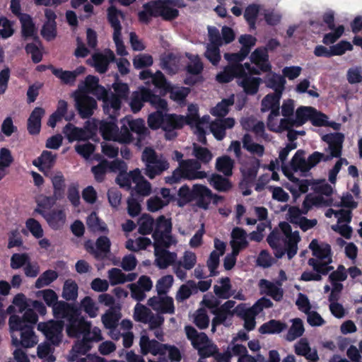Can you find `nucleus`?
<instances>
[{
	"label": "nucleus",
	"mask_w": 362,
	"mask_h": 362,
	"mask_svg": "<svg viewBox=\"0 0 362 362\" xmlns=\"http://www.w3.org/2000/svg\"><path fill=\"white\" fill-rule=\"evenodd\" d=\"M184 155L179 151H174L172 159L178 163V166L173 171L172 175L165 177L168 185L180 183L182 180H194L204 179L207 175L205 171L200 170L201 163L195 159H183Z\"/></svg>",
	"instance_id": "f257e3e1"
},
{
	"label": "nucleus",
	"mask_w": 362,
	"mask_h": 362,
	"mask_svg": "<svg viewBox=\"0 0 362 362\" xmlns=\"http://www.w3.org/2000/svg\"><path fill=\"white\" fill-rule=\"evenodd\" d=\"M179 16L177 8L165 5L162 0H153L143 5V10L138 13L139 21L148 25L152 18L162 17L165 21H173Z\"/></svg>",
	"instance_id": "f03ea898"
},
{
	"label": "nucleus",
	"mask_w": 362,
	"mask_h": 362,
	"mask_svg": "<svg viewBox=\"0 0 362 362\" xmlns=\"http://www.w3.org/2000/svg\"><path fill=\"white\" fill-rule=\"evenodd\" d=\"M141 160L145 163L144 174L150 179L161 175L170 168L168 160L158 155L151 147H146L141 154Z\"/></svg>",
	"instance_id": "7ed1b4c3"
},
{
	"label": "nucleus",
	"mask_w": 362,
	"mask_h": 362,
	"mask_svg": "<svg viewBox=\"0 0 362 362\" xmlns=\"http://www.w3.org/2000/svg\"><path fill=\"white\" fill-rule=\"evenodd\" d=\"M173 224L171 218H167L164 215L159 216L156 220V226L152 238L156 248H168L177 243L172 235Z\"/></svg>",
	"instance_id": "20e7f679"
},
{
	"label": "nucleus",
	"mask_w": 362,
	"mask_h": 362,
	"mask_svg": "<svg viewBox=\"0 0 362 362\" xmlns=\"http://www.w3.org/2000/svg\"><path fill=\"white\" fill-rule=\"evenodd\" d=\"M64 320H50L37 324V330L41 332L47 341L53 346H59L63 339Z\"/></svg>",
	"instance_id": "39448f33"
},
{
	"label": "nucleus",
	"mask_w": 362,
	"mask_h": 362,
	"mask_svg": "<svg viewBox=\"0 0 362 362\" xmlns=\"http://www.w3.org/2000/svg\"><path fill=\"white\" fill-rule=\"evenodd\" d=\"M332 262L331 257L328 261L317 260L315 258H310L308 264L312 267L313 272L305 271L302 273L300 280L303 281H320L322 279V276L327 275L334 269V267L330 266Z\"/></svg>",
	"instance_id": "423d86ee"
},
{
	"label": "nucleus",
	"mask_w": 362,
	"mask_h": 362,
	"mask_svg": "<svg viewBox=\"0 0 362 362\" xmlns=\"http://www.w3.org/2000/svg\"><path fill=\"white\" fill-rule=\"evenodd\" d=\"M73 96L76 103V108L80 117L82 119L90 117L97 107L96 100L86 94L76 93V92L73 93Z\"/></svg>",
	"instance_id": "0eeeda50"
},
{
	"label": "nucleus",
	"mask_w": 362,
	"mask_h": 362,
	"mask_svg": "<svg viewBox=\"0 0 362 362\" xmlns=\"http://www.w3.org/2000/svg\"><path fill=\"white\" fill-rule=\"evenodd\" d=\"M53 316L56 320H65L66 322L74 317L81 314V309L74 303H70L64 300H59L52 310Z\"/></svg>",
	"instance_id": "6e6552de"
},
{
	"label": "nucleus",
	"mask_w": 362,
	"mask_h": 362,
	"mask_svg": "<svg viewBox=\"0 0 362 362\" xmlns=\"http://www.w3.org/2000/svg\"><path fill=\"white\" fill-rule=\"evenodd\" d=\"M90 328L91 323L87 321L81 314L67 322L66 332L69 337L78 339Z\"/></svg>",
	"instance_id": "1a4fd4ad"
},
{
	"label": "nucleus",
	"mask_w": 362,
	"mask_h": 362,
	"mask_svg": "<svg viewBox=\"0 0 362 362\" xmlns=\"http://www.w3.org/2000/svg\"><path fill=\"white\" fill-rule=\"evenodd\" d=\"M84 247L95 259H100L103 255L110 252L111 242L106 235H101L96 240L95 245L92 240H88L84 243Z\"/></svg>",
	"instance_id": "9d476101"
},
{
	"label": "nucleus",
	"mask_w": 362,
	"mask_h": 362,
	"mask_svg": "<svg viewBox=\"0 0 362 362\" xmlns=\"http://www.w3.org/2000/svg\"><path fill=\"white\" fill-rule=\"evenodd\" d=\"M323 141L329 145L330 154L326 156L327 160L332 158H341L344 135L340 132L327 134L322 137Z\"/></svg>",
	"instance_id": "9b49d317"
},
{
	"label": "nucleus",
	"mask_w": 362,
	"mask_h": 362,
	"mask_svg": "<svg viewBox=\"0 0 362 362\" xmlns=\"http://www.w3.org/2000/svg\"><path fill=\"white\" fill-rule=\"evenodd\" d=\"M125 123L128 125L132 132L136 133L137 136L134 145L139 148L143 146V141L149 134V130L145 125L143 119H132L131 117H124Z\"/></svg>",
	"instance_id": "f8f14e48"
},
{
	"label": "nucleus",
	"mask_w": 362,
	"mask_h": 362,
	"mask_svg": "<svg viewBox=\"0 0 362 362\" xmlns=\"http://www.w3.org/2000/svg\"><path fill=\"white\" fill-rule=\"evenodd\" d=\"M52 74L59 78L64 85L74 86L78 76L82 75L86 71L83 66L76 67L74 71L63 70L62 68L52 66Z\"/></svg>",
	"instance_id": "ddd939ff"
},
{
	"label": "nucleus",
	"mask_w": 362,
	"mask_h": 362,
	"mask_svg": "<svg viewBox=\"0 0 362 362\" xmlns=\"http://www.w3.org/2000/svg\"><path fill=\"white\" fill-rule=\"evenodd\" d=\"M147 305L158 313L168 314L175 313L173 299L170 296H153L148 300Z\"/></svg>",
	"instance_id": "4468645a"
},
{
	"label": "nucleus",
	"mask_w": 362,
	"mask_h": 362,
	"mask_svg": "<svg viewBox=\"0 0 362 362\" xmlns=\"http://www.w3.org/2000/svg\"><path fill=\"white\" fill-rule=\"evenodd\" d=\"M139 345L141 354L146 355L151 354L153 356H163L164 348L166 344L160 343L156 339H150L147 335H142L140 338Z\"/></svg>",
	"instance_id": "2eb2a0df"
},
{
	"label": "nucleus",
	"mask_w": 362,
	"mask_h": 362,
	"mask_svg": "<svg viewBox=\"0 0 362 362\" xmlns=\"http://www.w3.org/2000/svg\"><path fill=\"white\" fill-rule=\"evenodd\" d=\"M193 201H196L198 207L208 209L211 201V190L206 186L201 184L193 185Z\"/></svg>",
	"instance_id": "dca6fc26"
},
{
	"label": "nucleus",
	"mask_w": 362,
	"mask_h": 362,
	"mask_svg": "<svg viewBox=\"0 0 362 362\" xmlns=\"http://www.w3.org/2000/svg\"><path fill=\"white\" fill-rule=\"evenodd\" d=\"M245 75V71L243 64L227 65L224 67L223 71L216 75V81L221 83H229L234 78H241Z\"/></svg>",
	"instance_id": "f3484780"
},
{
	"label": "nucleus",
	"mask_w": 362,
	"mask_h": 362,
	"mask_svg": "<svg viewBox=\"0 0 362 362\" xmlns=\"http://www.w3.org/2000/svg\"><path fill=\"white\" fill-rule=\"evenodd\" d=\"M93 64L95 70L100 74H105L110 62L115 61L114 52L110 49H107L105 54L95 53L92 56Z\"/></svg>",
	"instance_id": "a211bd4d"
},
{
	"label": "nucleus",
	"mask_w": 362,
	"mask_h": 362,
	"mask_svg": "<svg viewBox=\"0 0 362 362\" xmlns=\"http://www.w3.org/2000/svg\"><path fill=\"white\" fill-rule=\"evenodd\" d=\"M117 120L118 117L107 116L100 122L99 132L105 140L115 141L118 130Z\"/></svg>",
	"instance_id": "6ab92c4d"
},
{
	"label": "nucleus",
	"mask_w": 362,
	"mask_h": 362,
	"mask_svg": "<svg viewBox=\"0 0 362 362\" xmlns=\"http://www.w3.org/2000/svg\"><path fill=\"white\" fill-rule=\"evenodd\" d=\"M276 283L278 286L267 279H261L259 282L260 294L264 293L275 301H281L283 299L284 290L280 287L281 283L279 281Z\"/></svg>",
	"instance_id": "aec40b11"
},
{
	"label": "nucleus",
	"mask_w": 362,
	"mask_h": 362,
	"mask_svg": "<svg viewBox=\"0 0 362 362\" xmlns=\"http://www.w3.org/2000/svg\"><path fill=\"white\" fill-rule=\"evenodd\" d=\"M250 61L263 72H269L272 70L266 48L261 47L255 49L250 55Z\"/></svg>",
	"instance_id": "412c9836"
},
{
	"label": "nucleus",
	"mask_w": 362,
	"mask_h": 362,
	"mask_svg": "<svg viewBox=\"0 0 362 362\" xmlns=\"http://www.w3.org/2000/svg\"><path fill=\"white\" fill-rule=\"evenodd\" d=\"M20 335L21 339L14 334H11L12 344L16 347L30 348L37 342L33 327L20 332Z\"/></svg>",
	"instance_id": "4be33fe9"
},
{
	"label": "nucleus",
	"mask_w": 362,
	"mask_h": 362,
	"mask_svg": "<svg viewBox=\"0 0 362 362\" xmlns=\"http://www.w3.org/2000/svg\"><path fill=\"white\" fill-rule=\"evenodd\" d=\"M45 113V110L40 107H36L32 111L28 119L27 129L30 134H38L41 129V119Z\"/></svg>",
	"instance_id": "5701e85b"
},
{
	"label": "nucleus",
	"mask_w": 362,
	"mask_h": 362,
	"mask_svg": "<svg viewBox=\"0 0 362 362\" xmlns=\"http://www.w3.org/2000/svg\"><path fill=\"white\" fill-rule=\"evenodd\" d=\"M188 115L187 116H183L185 120V124H188L190 126L196 125L197 128L199 131V141H202L200 139L202 136H203L204 139L206 140L204 137L205 132L203 128L200 127L201 120L199 115V110L196 105L190 104L188 106Z\"/></svg>",
	"instance_id": "b1692460"
},
{
	"label": "nucleus",
	"mask_w": 362,
	"mask_h": 362,
	"mask_svg": "<svg viewBox=\"0 0 362 362\" xmlns=\"http://www.w3.org/2000/svg\"><path fill=\"white\" fill-rule=\"evenodd\" d=\"M122 101L115 95H109L103 102L104 113L107 116L118 117L120 115Z\"/></svg>",
	"instance_id": "393cba45"
},
{
	"label": "nucleus",
	"mask_w": 362,
	"mask_h": 362,
	"mask_svg": "<svg viewBox=\"0 0 362 362\" xmlns=\"http://www.w3.org/2000/svg\"><path fill=\"white\" fill-rule=\"evenodd\" d=\"M148 89L142 88L139 91H134L132 94L129 106L134 113L139 112L145 102H148Z\"/></svg>",
	"instance_id": "a878e982"
},
{
	"label": "nucleus",
	"mask_w": 362,
	"mask_h": 362,
	"mask_svg": "<svg viewBox=\"0 0 362 362\" xmlns=\"http://www.w3.org/2000/svg\"><path fill=\"white\" fill-rule=\"evenodd\" d=\"M46 221L53 230L60 229L66 221V214L62 209H53L46 214Z\"/></svg>",
	"instance_id": "bb28decb"
},
{
	"label": "nucleus",
	"mask_w": 362,
	"mask_h": 362,
	"mask_svg": "<svg viewBox=\"0 0 362 362\" xmlns=\"http://www.w3.org/2000/svg\"><path fill=\"white\" fill-rule=\"evenodd\" d=\"M56 154L49 151H43L41 155L33 161V164L37 167L40 171L45 169H51L56 162Z\"/></svg>",
	"instance_id": "cd10ccee"
},
{
	"label": "nucleus",
	"mask_w": 362,
	"mask_h": 362,
	"mask_svg": "<svg viewBox=\"0 0 362 362\" xmlns=\"http://www.w3.org/2000/svg\"><path fill=\"white\" fill-rule=\"evenodd\" d=\"M264 83L267 87L274 90V93L282 95L285 88L286 79L283 76L276 73H272L271 74L267 75Z\"/></svg>",
	"instance_id": "c85d7f7f"
},
{
	"label": "nucleus",
	"mask_w": 362,
	"mask_h": 362,
	"mask_svg": "<svg viewBox=\"0 0 362 362\" xmlns=\"http://www.w3.org/2000/svg\"><path fill=\"white\" fill-rule=\"evenodd\" d=\"M309 248L317 260L325 261L327 258L331 257V247L327 243L319 245L317 240L313 239L309 245Z\"/></svg>",
	"instance_id": "c756f323"
},
{
	"label": "nucleus",
	"mask_w": 362,
	"mask_h": 362,
	"mask_svg": "<svg viewBox=\"0 0 362 362\" xmlns=\"http://www.w3.org/2000/svg\"><path fill=\"white\" fill-rule=\"evenodd\" d=\"M242 78L243 79L238 84L243 88L244 92L249 95H255L259 90L262 78L248 76L246 74Z\"/></svg>",
	"instance_id": "7c9ffc66"
},
{
	"label": "nucleus",
	"mask_w": 362,
	"mask_h": 362,
	"mask_svg": "<svg viewBox=\"0 0 362 362\" xmlns=\"http://www.w3.org/2000/svg\"><path fill=\"white\" fill-rule=\"evenodd\" d=\"M286 327L287 325L285 322L277 320H270L262 324L258 331L262 334H275L282 332Z\"/></svg>",
	"instance_id": "2f4dec72"
},
{
	"label": "nucleus",
	"mask_w": 362,
	"mask_h": 362,
	"mask_svg": "<svg viewBox=\"0 0 362 362\" xmlns=\"http://www.w3.org/2000/svg\"><path fill=\"white\" fill-rule=\"evenodd\" d=\"M259 160L256 159L248 167L241 170L243 176V180L240 183V187L241 188L244 184L249 185L255 182L257 175L258 170L259 169Z\"/></svg>",
	"instance_id": "473e14b6"
},
{
	"label": "nucleus",
	"mask_w": 362,
	"mask_h": 362,
	"mask_svg": "<svg viewBox=\"0 0 362 362\" xmlns=\"http://www.w3.org/2000/svg\"><path fill=\"white\" fill-rule=\"evenodd\" d=\"M209 181V184L218 192H228L233 187L231 181L227 177L219 174H212Z\"/></svg>",
	"instance_id": "72a5a7b5"
},
{
	"label": "nucleus",
	"mask_w": 362,
	"mask_h": 362,
	"mask_svg": "<svg viewBox=\"0 0 362 362\" xmlns=\"http://www.w3.org/2000/svg\"><path fill=\"white\" fill-rule=\"evenodd\" d=\"M185 125V120L183 115L176 114H165L163 130H172L180 129Z\"/></svg>",
	"instance_id": "f704fd0d"
},
{
	"label": "nucleus",
	"mask_w": 362,
	"mask_h": 362,
	"mask_svg": "<svg viewBox=\"0 0 362 362\" xmlns=\"http://www.w3.org/2000/svg\"><path fill=\"white\" fill-rule=\"evenodd\" d=\"M234 160L228 156H222L216 158V169L226 177L233 175Z\"/></svg>",
	"instance_id": "c9c22d12"
},
{
	"label": "nucleus",
	"mask_w": 362,
	"mask_h": 362,
	"mask_svg": "<svg viewBox=\"0 0 362 362\" xmlns=\"http://www.w3.org/2000/svg\"><path fill=\"white\" fill-rule=\"evenodd\" d=\"M305 151L302 149L298 150L293 156L290 165L293 172L300 171L301 173H308L307 161L305 158Z\"/></svg>",
	"instance_id": "e433bc0d"
},
{
	"label": "nucleus",
	"mask_w": 362,
	"mask_h": 362,
	"mask_svg": "<svg viewBox=\"0 0 362 362\" xmlns=\"http://www.w3.org/2000/svg\"><path fill=\"white\" fill-rule=\"evenodd\" d=\"M86 224L88 228L93 233L100 232L108 233L109 232L105 223L103 221L94 211L88 216Z\"/></svg>",
	"instance_id": "4c0bfd02"
},
{
	"label": "nucleus",
	"mask_w": 362,
	"mask_h": 362,
	"mask_svg": "<svg viewBox=\"0 0 362 362\" xmlns=\"http://www.w3.org/2000/svg\"><path fill=\"white\" fill-rule=\"evenodd\" d=\"M63 133L70 142L85 139V131L82 128L75 127L71 123L65 125Z\"/></svg>",
	"instance_id": "58836bf2"
},
{
	"label": "nucleus",
	"mask_w": 362,
	"mask_h": 362,
	"mask_svg": "<svg viewBox=\"0 0 362 362\" xmlns=\"http://www.w3.org/2000/svg\"><path fill=\"white\" fill-rule=\"evenodd\" d=\"M99 85V78L93 75H88L84 81H82L78 86L76 93L88 95Z\"/></svg>",
	"instance_id": "ea45409f"
},
{
	"label": "nucleus",
	"mask_w": 362,
	"mask_h": 362,
	"mask_svg": "<svg viewBox=\"0 0 362 362\" xmlns=\"http://www.w3.org/2000/svg\"><path fill=\"white\" fill-rule=\"evenodd\" d=\"M120 122L122 127L120 130L119 129L117 130L115 141H118L124 144H129L131 143L134 144L136 139H134L132 134L131 133V130L127 123H125L124 118H122Z\"/></svg>",
	"instance_id": "a19ab883"
},
{
	"label": "nucleus",
	"mask_w": 362,
	"mask_h": 362,
	"mask_svg": "<svg viewBox=\"0 0 362 362\" xmlns=\"http://www.w3.org/2000/svg\"><path fill=\"white\" fill-rule=\"evenodd\" d=\"M52 184L53 187V194L59 198L60 200L62 199L65 194V178L61 172H58L54 175L52 179Z\"/></svg>",
	"instance_id": "79ce46f5"
},
{
	"label": "nucleus",
	"mask_w": 362,
	"mask_h": 362,
	"mask_svg": "<svg viewBox=\"0 0 362 362\" xmlns=\"http://www.w3.org/2000/svg\"><path fill=\"white\" fill-rule=\"evenodd\" d=\"M191 91V89L187 87H178L173 86L171 84L165 90L166 93H170V98L174 101L182 103L185 100Z\"/></svg>",
	"instance_id": "37998d69"
},
{
	"label": "nucleus",
	"mask_w": 362,
	"mask_h": 362,
	"mask_svg": "<svg viewBox=\"0 0 362 362\" xmlns=\"http://www.w3.org/2000/svg\"><path fill=\"white\" fill-rule=\"evenodd\" d=\"M119 14L122 15V12L114 6L107 8V20L114 30L113 35L122 33V25L118 18Z\"/></svg>",
	"instance_id": "c03bdc74"
},
{
	"label": "nucleus",
	"mask_w": 362,
	"mask_h": 362,
	"mask_svg": "<svg viewBox=\"0 0 362 362\" xmlns=\"http://www.w3.org/2000/svg\"><path fill=\"white\" fill-rule=\"evenodd\" d=\"M19 20L21 23L22 36L25 39L33 36L36 30L31 16L29 14H23Z\"/></svg>",
	"instance_id": "a18cd8bd"
},
{
	"label": "nucleus",
	"mask_w": 362,
	"mask_h": 362,
	"mask_svg": "<svg viewBox=\"0 0 362 362\" xmlns=\"http://www.w3.org/2000/svg\"><path fill=\"white\" fill-rule=\"evenodd\" d=\"M221 286L215 285L214 292L217 297L223 299H228L231 296L230 291L231 289L230 279L229 277H223L220 280Z\"/></svg>",
	"instance_id": "49530a36"
},
{
	"label": "nucleus",
	"mask_w": 362,
	"mask_h": 362,
	"mask_svg": "<svg viewBox=\"0 0 362 362\" xmlns=\"http://www.w3.org/2000/svg\"><path fill=\"white\" fill-rule=\"evenodd\" d=\"M305 329L303 321L300 318H295L293 324L289 328L285 339L288 341H294L296 339L301 337L304 333Z\"/></svg>",
	"instance_id": "de8ad7c7"
},
{
	"label": "nucleus",
	"mask_w": 362,
	"mask_h": 362,
	"mask_svg": "<svg viewBox=\"0 0 362 362\" xmlns=\"http://www.w3.org/2000/svg\"><path fill=\"white\" fill-rule=\"evenodd\" d=\"M78 290L77 284L73 280L68 279L64 284L62 296L66 301L76 300L78 297Z\"/></svg>",
	"instance_id": "09e8293b"
},
{
	"label": "nucleus",
	"mask_w": 362,
	"mask_h": 362,
	"mask_svg": "<svg viewBox=\"0 0 362 362\" xmlns=\"http://www.w3.org/2000/svg\"><path fill=\"white\" fill-rule=\"evenodd\" d=\"M59 276L58 273L52 269H47L36 280L35 287L36 288H41L45 286L50 285Z\"/></svg>",
	"instance_id": "8fccbe9b"
},
{
	"label": "nucleus",
	"mask_w": 362,
	"mask_h": 362,
	"mask_svg": "<svg viewBox=\"0 0 362 362\" xmlns=\"http://www.w3.org/2000/svg\"><path fill=\"white\" fill-rule=\"evenodd\" d=\"M112 88L114 91H110L111 95H115L122 102L129 99V88L127 83L121 81H115L112 83Z\"/></svg>",
	"instance_id": "3c124183"
},
{
	"label": "nucleus",
	"mask_w": 362,
	"mask_h": 362,
	"mask_svg": "<svg viewBox=\"0 0 362 362\" xmlns=\"http://www.w3.org/2000/svg\"><path fill=\"white\" fill-rule=\"evenodd\" d=\"M259 11V7L257 4H250L246 7L244 18L251 30L256 28V21Z\"/></svg>",
	"instance_id": "603ef678"
},
{
	"label": "nucleus",
	"mask_w": 362,
	"mask_h": 362,
	"mask_svg": "<svg viewBox=\"0 0 362 362\" xmlns=\"http://www.w3.org/2000/svg\"><path fill=\"white\" fill-rule=\"evenodd\" d=\"M8 325L11 332L12 333L11 334H13L14 332H21L27 329V328L28 329L32 327L31 325H28V324L25 322L23 317H20L17 315H12L10 316Z\"/></svg>",
	"instance_id": "864d4df0"
},
{
	"label": "nucleus",
	"mask_w": 362,
	"mask_h": 362,
	"mask_svg": "<svg viewBox=\"0 0 362 362\" xmlns=\"http://www.w3.org/2000/svg\"><path fill=\"white\" fill-rule=\"evenodd\" d=\"M314 108L312 107L300 106L296 111V126L300 127L304 124L308 119L310 120Z\"/></svg>",
	"instance_id": "5fc2aeb1"
},
{
	"label": "nucleus",
	"mask_w": 362,
	"mask_h": 362,
	"mask_svg": "<svg viewBox=\"0 0 362 362\" xmlns=\"http://www.w3.org/2000/svg\"><path fill=\"white\" fill-rule=\"evenodd\" d=\"M234 103L233 99L228 98L223 99L211 110V114L213 116L224 117L229 112V107Z\"/></svg>",
	"instance_id": "6e6d98bb"
},
{
	"label": "nucleus",
	"mask_w": 362,
	"mask_h": 362,
	"mask_svg": "<svg viewBox=\"0 0 362 362\" xmlns=\"http://www.w3.org/2000/svg\"><path fill=\"white\" fill-rule=\"evenodd\" d=\"M156 221L148 214L143 215L139 227V233L146 235L153 233Z\"/></svg>",
	"instance_id": "4d7b16f0"
},
{
	"label": "nucleus",
	"mask_w": 362,
	"mask_h": 362,
	"mask_svg": "<svg viewBox=\"0 0 362 362\" xmlns=\"http://www.w3.org/2000/svg\"><path fill=\"white\" fill-rule=\"evenodd\" d=\"M177 195L179 197L177 205L180 207H182L187 204L193 202V187L190 189L187 185H184L179 189Z\"/></svg>",
	"instance_id": "13d9d810"
},
{
	"label": "nucleus",
	"mask_w": 362,
	"mask_h": 362,
	"mask_svg": "<svg viewBox=\"0 0 362 362\" xmlns=\"http://www.w3.org/2000/svg\"><path fill=\"white\" fill-rule=\"evenodd\" d=\"M37 297H42L46 305L52 309L59 302L57 293L50 288L41 290L37 292Z\"/></svg>",
	"instance_id": "bf43d9fd"
},
{
	"label": "nucleus",
	"mask_w": 362,
	"mask_h": 362,
	"mask_svg": "<svg viewBox=\"0 0 362 362\" xmlns=\"http://www.w3.org/2000/svg\"><path fill=\"white\" fill-rule=\"evenodd\" d=\"M282 95L279 93H269L262 100L261 111L264 112L269 111L273 107L280 105V100Z\"/></svg>",
	"instance_id": "052dcab7"
},
{
	"label": "nucleus",
	"mask_w": 362,
	"mask_h": 362,
	"mask_svg": "<svg viewBox=\"0 0 362 362\" xmlns=\"http://www.w3.org/2000/svg\"><path fill=\"white\" fill-rule=\"evenodd\" d=\"M193 155L201 164L202 163L204 164L209 163L213 158L211 152L207 148L199 146H194Z\"/></svg>",
	"instance_id": "680f3d73"
},
{
	"label": "nucleus",
	"mask_w": 362,
	"mask_h": 362,
	"mask_svg": "<svg viewBox=\"0 0 362 362\" xmlns=\"http://www.w3.org/2000/svg\"><path fill=\"white\" fill-rule=\"evenodd\" d=\"M108 160L104 159L101 160L98 165L91 168V172L94 175L95 180L98 182H102L105 178V175L108 170L107 168Z\"/></svg>",
	"instance_id": "e2e57ef3"
},
{
	"label": "nucleus",
	"mask_w": 362,
	"mask_h": 362,
	"mask_svg": "<svg viewBox=\"0 0 362 362\" xmlns=\"http://www.w3.org/2000/svg\"><path fill=\"white\" fill-rule=\"evenodd\" d=\"M191 288H197V285L194 281L189 280L186 284L180 287L176 294V300L182 302L189 298L192 295Z\"/></svg>",
	"instance_id": "0e129e2a"
},
{
	"label": "nucleus",
	"mask_w": 362,
	"mask_h": 362,
	"mask_svg": "<svg viewBox=\"0 0 362 362\" xmlns=\"http://www.w3.org/2000/svg\"><path fill=\"white\" fill-rule=\"evenodd\" d=\"M81 308L91 318L95 317L98 315V308L90 296H86L81 300Z\"/></svg>",
	"instance_id": "69168bd1"
},
{
	"label": "nucleus",
	"mask_w": 362,
	"mask_h": 362,
	"mask_svg": "<svg viewBox=\"0 0 362 362\" xmlns=\"http://www.w3.org/2000/svg\"><path fill=\"white\" fill-rule=\"evenodd\" d=\"M173 284V276L165 275L161 277L156 284V291L158 296L165 295Z\"/></svg>",
	"instance_id": "338daca9"
},
{
	"label": "nucleus",
	"mask_w": 362,
	"mask_h": 362,
	"mask_svg": "<svg viewBox=\"0 0 362 362\" xmlns=\"http://www.w3.org/2000/svg\"><path fill=\"white\" fill-rule=\"evenodd\" d=\"M165 114L162 111L157 110L151 113L148 117V124L151 129L156 130L159 128L163 129Z\"/></svg>",
	"instance_id": "774afa93"
}]
</instances>
